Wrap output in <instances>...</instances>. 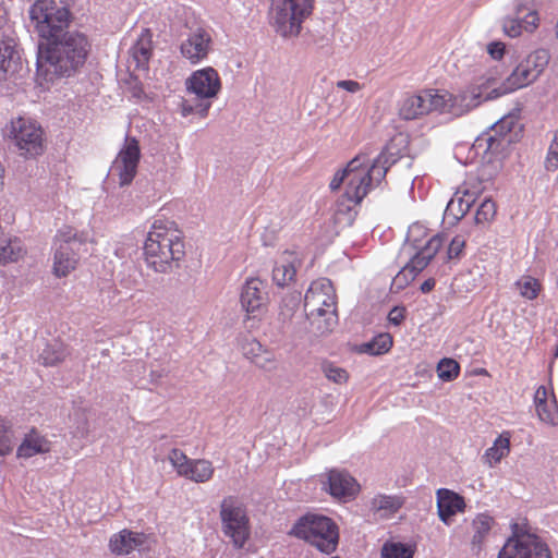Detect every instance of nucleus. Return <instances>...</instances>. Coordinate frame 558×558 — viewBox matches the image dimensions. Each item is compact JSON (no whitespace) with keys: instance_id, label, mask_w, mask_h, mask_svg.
<instances>
[{"instance_id":"nucleus-1","label":"nucleus","mask_w":558,"mask_h":558,"mask_svg":"<svg viewBox=\"0 0 558 558\" xmlns=\"http://www.w3.org/2000/svg\"><path fill=\"white\" fill-rule=\"evenodd\" d=\"M365 156H356L350 160L347 167L338 170L329 183L331 191H337L342 184L345 185L343 198L352 205H357L367 193L378 185L386 177L389 168L397 161V158L388 149H384L371 165H365Z\"/></svg>"},{"instance_id":"nucleus-2","label":"nucleus","mask_w":558,"mask_h":558,"mask_svg":"<svg viewBox=\"0 0 558 558\" xmlns=\"http://www.w3.org/2000/svg\"><path fill=\"white\" fill-rule=\"evenodd\" d=\"M89 49L87 36L69 27L38 45L37 63L46 66L48 73L70 77L84 65Z\"/></svg>"},{"instance_id":"nucleus-3","label":"nucleus","mask_w":558,"mask_h":558,"mask_svg":"<svg viewBox=\"0 0 558 558\" xmlns=\"http://www.w3.org/2000/svg\"><path fill=\"white\" fill-rule=\"evenodd\" d=\"M144 260L158 274H170L180 267L185 256L181 232L173 222L156 220L144 243Z\"/></svg>"},{"instance_id":"nucleus-4","label":"nucleus","mask_w":558,"mask_h":558,"mask_svg":"<svg viewBox=\"0 0 558 558\" xmlns=\"http://www.w3.org/2000/svg\"><path fill=\"white\" fill-rule=\"evenodd\" d=\"M185 85L187 92L196 96L197 101L183 100L181 104L182 116L196 113L202 118L206 117L211 106L210 99L215 98L221 89L218 72L210 66L197 70L190 75Z\"/></svg>"},{"instance_id":"nucleus-5","label":"nucleus","mask_w":558,"mask_h":558,"mask_svg":"<svg viewBox=\"0 0 558 558\" xmlns=\"http://www.w3.org/2000/svg\"><path fill=\"white\" fill-rule=\"evenodd\" d=\"M29 19L43 41L71 27L72 13L56 0H36L28 10Z\"/></svg>"},{"instance_id":"nucleus-6","label":"nucleus","mask_w":558,"mask_h":558,"mask_svg":"<svg viewBox=\"0 0 558 558\" xmlns=\"http://www.w3.org/2000/svg\"><path fill=\"white\" fill-rule=\"evenodd\" d=\"M312 11L313 0H271L269 16L280 36L296 37Z\"/></svg>"},{"instance_id":"nucleus-7","label":"nucleus","mask_w":558,"mask_h":558,"mask_svg":"<svg viewBox=\"0 0 558 558\" xmlns=\"http://www.w3.org/2000/svg\"><path fill=\"white\" fill-rule=\"evenodd\" d=\"M292 533L317 547L323 553L336 549L339 539L337 525L324 515H306L292 529Z\"/></svg>"},{"instance_id":"nucleus-8","label":"nucleus","mask_w":558,"mask_h":558,"mask_svg":"<svg viewBox=\"0 0 558 558\" xmlns=\"http://www.w3.org/2000/svg\"><path fill=\"white\" fill-rule=\"evenodd\" d=\"M86 240L73 228L60 229L54 238V254L52 270L57 277H65L76 268L80 251Z\"/></svg>"},{"instance_id":"nucleus-9","label":"nucleus","mask_w":558,"mask_h":558,"mask_svg":"<svg viewBox=\"0 0 558 558\" xmlns=\"http://www.w3.org/2000/svg\"><path fill=\"white\" fill-rule=\"evenodd\" d=\"M220 518L223 533L230 537L235 547L241 548L250 535L246 510L241 501L229 496L220 504Z\"/></svg>"},{"instance_id":"nucleus-10","label":"nucleus","mask_w":558,"mask_h":558,"mask_svg":"<svg viewBox=\"0 0 558 558\" xmlns=\"http://www.w3.org/2000/svg\"><path fill=\"white\" fill-rule=\"evenodd\" d=\"M446 96L442 90L426 89L418 94L407 95L399 105V117L402 120L420 119L430 112H446Z\"/></svg>"},{"instance_id":"nucleus-11","label":"nucleus","mask_w":558,"mask_h":558,"mask_svg":"<svg viewBox=\"0 0 558 558\" xmlns=\"http://www.w3.org/2000/svg\"><path fill=\"white\" fill-rule=\"evenodd\" d=\"M497 558H551V553L538 535L515 530Z\"/></svg>"},{"instance_id":"nucleus-12","label":"nucleus","mask_w":558,"mask_h":558,"mask_svg":"<svg viewBox=\"0 0 558 558\" xmlns=\"http://www.w3.org/2000/svg\"><path fill=\"white\" fill-rule=\"evenodd\" d=\"M7 134L26 157L38 156L44 150L43 130L28 118L19 117L12 120L7 128Z\"/></svg>"},{"instance_id":"nucleus-13","label":"nucleus","mask_w":558,"mask_h":558,"mask_svg":"<svg viewBox=\"0 0 558 558\" xmlns=\"http://www.w3.org/2000/svg\"><path fill=\"white\" fill-rule=\"evenodd\" d=\"M140 158L141 149L137 140L126 136L124 145L113 162V170L119 177L121 186L129 185L135 178Z\"/></svg>"},{"instance_id":"nucleus-14","label":"nucleus","mask_w":558,"mask_h":558,"mask_svg":"<svg viewBox=\"0 0 558 558\" xmlns=\"http://www.w3.org/2000/svg\"><path fill=\"white\" fill-rule=\"evenodd\" d=\"M446 96V112L460 117L481 105L483 100L496 98V93L484 96L482 86H470L457 95L442 90Z\"/></svg>"},{"instance_id":"nucleus-15","label":"nucleus","mask_w":558,"mask_h":558,"mask_svg":"<svg viewBox=\"0 0 558 558\" xmlns=\"http://www.w3.org/2000/svg\"><path fill=\"white\" fill-rule=\"evenodd\" d=\"M336 310V293L331 281L320 278L311 283L304 295L305 313Z\"/></svg>"},{"instance_id":"nucleus-16","label":"nucleus","mask_w":558,"mask_h":558,"mask_svg":"<svg viewBox=\"0 0 558 558\" xmlns=\"http://www.w3.org/2000/svg\"><path fill=\"white\" fill-rule=\"evenodd\" d=\"M268 300L266 283L258 278H250L245 281L241 291V305L247 314L254 318L260 315Z\"/></svg>"},{"instance_id":"nucleus-17","label":"nucleus","mask_w":558,"mask_h":558,"mask_svg":"<svg viewBox=\"0 0 558 558\" xmlns=\"http://www.w3.org/2000/svg\"><path fill=\"white\" fill-rule=\"evenodd\" d=\"M324 485L332 497L343 500L353 498L360 490L356 480L344 470H330Z\"/></svg>"},{"instance_id":"nucleus-18","label":"nucleus","mask_w":558,"mask_h":558,"mask_svg":"<svg viewBox=\"0 0 558 558\" xmlns=\"http://www.w3.org/2000/svg\"><path fill=\"white\" fill-rule=\"evenodd\" d=\"M210 47V34L203 28H197L181 44L180 50L184 58L196 64L208 56Z\"/></svg>"},{"instance_id":"nucleus-19","label":"nucleus","mask_w":558,"mask_h":558,"mask_svg":"<svg viewBox=\"0 0 558 558\" xmlns=\"http://www.w3.org/2000/svg\"><path fill=\"white\" fill-rule=\"evenodd\" d=\"M537 14L523 3L515 5L514 16H508L504 20V32L509 37H518L522 31H532L536 26Z\"/></svg>"},{"instance_id":"nucleus-20","label":"nucleus","mask_w":558,"mask_h":558,"mask_svg":"<svg viewBox=\"0 0 558 558\" xmlns=\"http://www.w3.org/2000/svg\"><path fill=\"white\" fill-rule=\"evenodd\" d=\"M15 47L14 38L0 33V81L17 72L21 66V58Z\"/></svg>"},{"instance_id":"nucleus-21","label":"nucleus","mask_w":558,"mask_h":558,"mask_svg":"<svg viewBox=\"0 0 558 558\" xmlns=\"http://www.w3.org/2000/svg\"><path fill=\"white\" fill-rule=\"evenodd\" d=\"M442 244L444 238L440 234H435L423 246L414 245L418 250L407 263V266L417 276L429 264Z\"/></svg>"},{"instance_id":"nucleus-22","label":"nucleus","mask_w":558,"mask_h":558,"mask_svg":"<svg viewBox=\"0 0 558 558\" xmlns=\"http://www.w3.org/2000/svg\"><path fill=\"white\" fill-rule=\"evenodd\" d=\"M437 495V510L439 519L447 525L450 524V518L461 512L465 508L463 497L457 493L447 489L439 488Z\"/></svg>"},{"instance_id":"nucleus-23","label":"nucleus","mask_w":558,"mask_h":558,"mask_svg":"<svg viewBox=\"0 0 558 558\" xmlns=\"http://www.w3.org/2000/svg\"><path fill=\"white\" fill-rule=\"evenodd\" d=\"M517 130L520 131V124L515 116L502 117L492 126L494 134L487 137L488 148L496 149L499 146L500 138L507 144L511 143L518 134Z\"/></svg>"},{"instance_id":"nucleus-24","label":"nucleus","mask_w":558,"mask_h":558,"mask_svg":"<svg viewBox=\"0 0 558 558\" xmlns=\"http://www.w3.org/2000/svg\"><path fill=\"white\" fill-rule=\"evenodd\" d=\"M535 81L536 77L532 74L527 66H525V64L520 60V62L512 70L510 75L506 78L502 86L499 89H493V93H496V96H500L502 94H507L515 89L525 87Z\"/></svg>"},{"instance_id":"nucleus-25","label":"nucleus","mask_w":558,"mask_h":558,"mask_svg":"<svg viewBox=\"0 0 558 558\" xmlns=\"http://www.w3.org/2000/svg\"><path fill=\"white\" fill-rule=\"evenodd\" d=\"M146 536L143 533H134L123 530L110 538L109 546L112 553L117 555H126L132 550L141 548L145 543Z\"/></svg>"},{"instance_id":"nucleus-26","label":"nucleus","mask_w":558,"mask_h":558,"mask_svg":"<svg viewBox=\"0 0 558 558\" xmlns=\"http://www.w3.org/2000/svg\"><path fill=\"white\" fill-rule=\"evenodd\" d=\"M310 324V331L315 336H324L332 331L338 323L337 310H323L305 313Z\"/></svg>"},{"instance_id":"nucleus-27","label":"nucleus","mask_w":558,"mask_h":558,"mask_svg":"<svg viewBox=\"0 0 558 558\" xmlns=\"http://www.w3.org/2000/svg\"><path fill=\"white\" fill-rule=\"evenodd\" d=\"M50 451V442L35 429L25 435L23 441L17 447L16 456L28 459L38 453Z\"/></svg>"},{"instance_id":"nucleus-28","label":"nucleus","mask_w":558,"mask_h":558,"mask_svg":"<svg viewBox=\"0 0 558 558\" xmlns=\"http://www.w3.org/2000/svg\"><path fill=\"white\" fill-rule=\"evenodd\" d=\"M494 519L486 514L480 513L472 521L473 536L471 538V551L478 556L484 547V542L488 536Z\"/></svg>"},{"instance_id":"nucleus-29","label":"nucleus","mask_w":558,"mask_h":558,"mask_svg":"<svg viewBox=\"0 0 558 558\" xmlns=\"http://www.w3.org/2000/svg\"><path fill=\"white\" fill-rule=\"evenodd\" d=\"M151 56V35L148 29L142 32L130 49L131 61L135 69L146 70Z\"/></svg>"},{"instance_id":"nucleus-30","label":"nucleus","mask_w":558,"mask_h":558,"mask_svg":"<svg viewBox=\"0 0 558 558\" xmlns=\"http://www.w3.org/2000/svg\"><path fill=\"white\" fill-rule=\"evenodd\" d=\"M70 354V350L62 341L53 339L47 342L39 353L38 360L44 366H56L63 362Z\"/></svg>"},{"instance_id":"nucleus-31","label":"nucleus","mask_w":558,"mask_h":558,"mask_svg":"<svg viewBox=\"0 0 558 558\" xmlns=\"http://www.w3.org/2000/svg\"><path fill=\"white\" fill-rule=\"evenodd\" d=\"M295 262L296 256L287 253L280 262L276 263L272 269V280L278 287H286L294 279L296 274Z\"/></svg>"},{"instance_id":"nucleus-32","label":"nucleus","mask_w":558,"mask_h":558,"mask_svg":"<svg viewBox=\"0 0 558 558\" xmlns=\"http://www.w3.org/2000/svg\"><path fill=\"white\" fill-rule=\"evenodd\" d=\"M475 202L474 194L469 191H458L446 207V215L454 219H461L466 215Z\"/></svg>"},{"instance_id":"nucleus-33","label":"nucleus","mask_w":558,"mask_h":558,"mask_svg":"<svg viewBox=\"0 0 558 558\" xmlns=\"http://www.w3.org/2000/svg\"><path fill=\"white\" fill-rule=\"evenodd\" d=\"M214 472L215 469L209 460L192 459L189 469H186V474H184L183 477L195 483H206L211 480Z\"/></svg>"},{"instance_id":"nucleus-34","label":"nucleus","mask_w":558,"mask_h":558,"mask_svg":"<svg viewBox=\"0 0 558 558\" xmlns=\"http://www.w3.org/2000/svg\"><path fill=\"white\" fill-rule=\"evenodd\" d=\"M550 60V54L545 49H537L525 56L521 61L527 66L536 80L545 71Z\"/></svg>"},{"instance_id":"nucleus-35","label":"nucleus","mask_w":558,"mask_h":558,"mask_svg":"<svg viewBox=\"0 0 558 558\" xmlns=\"http://www.w3.org/2000/svg\"><path fill=\"white\" fill-rule=\"evenodd\" d=\"M509 451H510L509 438L500 435L495 440L494 445L485 451L483 459H484L485 463H487L489 466H494L495 464L500 462L502 458L508 456Z\"/></svg>"},{"instance_id":"nucleus-36","label":"nucleus","mask_w":558,"mask_h":558,"mask_svg":"<svg viewBox=\"0 0 558 558\" xmlns=\"http://www.w3.org/2000/svg\"><path fill=\"white\" fill-rule=\"evenodd\" d=\"M392 345V338L389 333H380L373 340L360 345V352L371 355H379L390 350Z\"/></svg>"},{"instance_id":"nucleus-37","label":"nucleus","mask_w":558,"mask_h":558,"mask_svg":"<svg viewBox=\"0 0 558 558\" xmlns=\"http://www.w3.org/2000/svg\"><path fill=\"white\" fill-rule=\"evenodd\" d=\"M515 287L522 298L534 300L541 291V283L531 276H523L515 282Z\"/></svg>"},{"instance_id":"nucleus-38","label":"nucleus","mask_w":558,"mask_h":558,"mask_svg":"<svg viewBox=\"0 0 558 558\" xmlns=\"http://www.w3.org/2000/svg\"><path fill=\"white\" fill-rule=\"evenodd\" d=\"M15 437L10 423L0 417V456L9 454L14 447Z\"/></svg>"},{"instance_id":"nucleus-39","label":"nucleus","mask_w":558,"mask_h":558,"mask_svg":"<svg viewBox=\"0 0 558 558\" xmlns=\"http://www.w3.org/2000/svg\"><path fill=\"white\" fill-rule=\"evenodd\" d=\"M402 499L396 496L379 495L372 500V507L375 510H383L386 511V513L397 512L402 507Z\"/></svg>"},{"instance_id":"nucleus-40","label":"nucleus","mask_w":558,"mask_h":558,"mask_svg":"<svg viewBox=\"0 0 558 558\" xmlns=\"http://www.w3.org/2000/svg\"><path fill=\"white\" fill-rule=\"evenodd\" d=\"M301 303V292H291L282 298L279 315L283 320L291 319Z\"/></svg>"},{"instance_id":"nucleus-41","label":"nucleus","mask_w":558,"mask_h":558,"mask_svg":"<svg viewBox=\"0 0 558 558\" xmlns=\"http://www.w3.org/2000/svg\"><path fill=\"white\" fill-rule=\"evenodd\" d=\"M320 369L325 377L335 384L343 385L349 379V373L344 368L337 366L331 362H323L320 365Z\"/></svg>"},{"instance_id":"nucleus-42","label":"nucleus","mask_w":558,"mask_h":558,"mask_svg":"<svg viewBox=\"0 0 558 558\" xmlns=\"http://www.w3.org/2000/svg\"><path fill=\"white\" fill-rule=\"evenodd\" d=\"M381 558H413V550L402 543H386L381 549Z\"/></svg>"},{"instance_id":"nucleus-43","label":"nucleus","mask_w":558,"mask_h":558,"mask_svg":"<svg viewBox=\"0 0 558 558\" xmlns=\"http://www.w3.org/2000/svg\"><path fill=\"white\" fill-rule=\"evenodd\" d=\"M537 415L541 421L548 423L550 425L558 424V408L555 396L551 393V399L549 402L545 404L538 405L536 408Z\"/></svg>"},{"instance_id":"nucleus-44","label":"nucleus","mask_w":558,"mask_h":558,"mask_svg":"<svg viewBox=\"0 0 558 558\" xmlns=\"http://www.w3.org/2000/svg\"><path fill=\"white\" fill-rule=\"evenodd\" d=\"M168 460L171 465L175 469L179 476L186 474L192 459H190L182 450L173 448L168 454Z\"/></svg>"},{"instance_id":"nucleus-45","label":"nucleus","mask_w":558,"mask_h":558,"mask_svg":"<svg viewBox=\"0 0 558 558\" xmlns=\"http://www.w3.org/2000/svg\"><path fill=\"white\" fill-rule=\"evenodd\" d=\"M460 366L452 359H442L437 366L438 377L444 381H451L459 375Z\"/></svg>"},{"instance_id":"nucleus-46","label":"nucleus","mask_w":558,"mask_h":558,"mask_svg":"<svg viewBox=\"0 0 558 558\" xmlns=\"http://www.w3.org/2000/svg\"><path fill=\"white\" fill-rule=\"evenodd\" d=\"M544 167L546 171H556L558 169V129L556 130L554 137L548 147Z\"/></svg>"},{"instance_id":"nucleus-47","label":"nucleus","mask_w":558,"mask_h":558,"mask_svg":"<svg viewBox=\"0 0 558 558\" xmlns=\"http://www.w3.org/2000/svg\"><path fill=\"white\" fill-rule=\"evenodd\" d=\"M415 277L414 272L405 265L392 279L391 290L395 292L403 290Z\"/></svg>"},{"instance_id":"nucleus-48","label":"nucleus","mask_w":558,"mask_h":558,"mask_svg":"<svg viewBox=\"0 0 558 558\" xmlns=\"http://www.w3.org/2000/svg\"><path fill=\"white\" fill-rule=\"evenodd\" d=\"M496 214V205L495 203L486 198L484 199L481 205L478 206L476 214H475V221L476 223H484L494 218Z\"/></svg>"},{"instance_id":"nucleus-49","label":"nucleus","mask_w":558,"mask_h":558,"mask_svg":"<svg viewBox=\"0 0 558 558\" xmlns=\"http://www.w3.org/2000/svg\"><path fill=\"white\" fill-rule=\"evenodd\" d=\"M265 348L253 338H245L241 342V350L243 355L248 359L251 362Z\"/></svg>"},{"instance_id":"nucleus-50","label":"nucleus","mask_w":558,"mask_h":558,"mask_svg":"<svg viewBox=\"0 0 558 558\" xmlns=\"http://www.w3.org/2000/svg\"><path fill=\"white\" fill-rule=\"evenodd\" d=\"M252 363L265 371H272L276 367L275 355L267 349H264Z\"/></svg>"},{"instance_id":"nucleus-51","label":"nucleus","mask_w":558,"mask_h":558,"mask_svg":"<svg viewBox=\"0 0 558 558\" xmlns=\"http://www.w3.org/2000/svg\"><path fill=\"white\" fill-rule=\"evenodd\" d=\"M465 246V240L462 235H456L448 246V258H458Z\"/></svg>"},{"instance_id":"nucleus-52","label":"nucleus","mask_w":558,"mask_h":558,"mask_svg":"<svg viewBox=\"0 0 558 558\" xmlns=\"http://www.w3.org/2000/svg\"><path fill=\"white\" fill-rule=\"evenodd\" d=\"M337 87L340 89H344L351 94H355L362 89V85L352 80H342L337 82Z\"/></svg>"},{"instance_id":"nucleus-53","label":"nucleus","mask_w":558,"mask_h":558,"mask_svg":"<svg viewBox=\"0 0 558 558\" xmlns=\"http://www.w3.org/2000/svg\"><path fill=\"white\" fill-rule=\"evenodd\" d=\"M487 51L493 59L499 60L505 53V44L500 41L490 43L487 46Z\"/></svg>"},{"instance_id":"nucleus-54","label":"nucleus","mask_w":558,"mask_h":558,"mask_svg":"<svg viewBox=\"0 0 558 558\" xmlns=\"http://www.w3.org/2000/svg\"><path fill=\"white\" fill-rule=\"evenodd\" d=\"M549 392L546 387L539 386L534 396L535 408L549 402Z\"/></svg>"},{"instance_id":"nucleus-55","label":"nucleus","mask_w":558,"mask_h":558,"mask_svg":"<svg viewBox=\"0 0 558 558\" xmlns=\"http://www.w3.org/2000/svg\"><path fill=\"white\" fill-rule=\"evenodd\" d=\"M404 312L405 310L403 307H393L388 314L389 322L396 326L400 325L404 319Z\"/></svg>"},{"instance_id":"nucleus-56","label":"nucleus","mask_w":558,"mask_h":558,"mask_svg":"<svg viewBox=\"0 0 558 558\" xmlns=\"http://www.w3.org/2000/svg\"><path fill=\"white\" fill-rule=\"evenodd\" d=\"M435 284H436L435 279L429 278V279L425 280V281L421 284L420 289H421V291H422L423 293H428V292H430V291L434 289Z\"/></svg>"},{"instance_id":"nucleus-57","label":"nucleus","mask_w":558,"mask_h":558,"mask_svg":"<svg viewBox=\"0 0 558 558\" xmlns=\"http://www.w3.org/2000/svg\"><path fill=\"white\" fill-rule=\"evenodd\" d=\"M165 371L161 369V371H151L150 372V378H151V381H157L158 379H160L161 377L165 376Z\"/></svg>"}]
</instances>
